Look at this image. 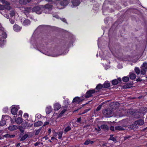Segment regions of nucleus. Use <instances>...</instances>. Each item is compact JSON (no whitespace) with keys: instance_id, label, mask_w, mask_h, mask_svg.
I'll use <instances>...</instances> for the list:
<instances>
[{"instance_id":"1","label":"nucleus","mask_w":147,"mask_h":147,"mask_svg":"<svg viewBox=\"0 0 147 147\" xmlns=\"http://www.w3.org/2000/svg\"><path fill=\"white\" fill-rule=\"evenodd\" d=\"M126 110H124L121 109H117L115 112L114 115L117 117H121L126 115Z\"/></svg>"},{"instance_id":"2","label":"nucleus","mask_w":147,"mask_h":147,"mask_svg":"<svg viewBox=\"0 0 147 147\" xmlns=\"http://www.w3.org/2000/svg\"><path fill=\"white\" fill-rule=\"evenodd\" d=\"M43 8L44 7L42 6H36L32 9V12H35L38 14H40L42 11Z\"/></svg>"},{"instance_id":"3","label":"nucleus","mask_w":147,"mask_h":147,"mask_svg":"<svg viewBox=\"0 0 147 147\" xmlns=\"http://www.w3.org/2000/svg\"><path fill=\"white\" fill-rule=\"evenodd\" d=\"M102 113L106 117H109L112 115V110L111 109H105L103 111Z\"/></svg>"},{"instance_id":"4","label":"nucleus","mask_w":147,"mask_h":147,"mask_svg":"<svg viewBox=\"0 0 147 147\" xmlns=\"http://www.w3.org/2000/svg\"><path fill=\"white\" fill-rule=\"evenodd\" d=\"M140 68L141 69V74L142 75H145L147 70V63H144L141 65Z\"/></svg>"},{"instance_id":"5","label":"nucleus","mask_w":147,"mask_h":147,"mask_svg":"<svg viewBox=\"0 0 147 147\" xmlns=\"http://www.w3.org/2000/svg\"><path fill=\"white\" fill-rule=\"evenodd\" d=\"M144 123V121L142 120H139L135 121L134 122V124L130 125L129 127L131 128V129H133L135 126H136V125H142Z\"/></svg>"},{"instance_id":"6","label":"nucleus","mask_w":147,"mask_h":147,"mask_svg":"<svg viewBox=\"0 0 147 147\" xmlns=\"http://www.w3.org/2000/svg\"><path fill=\"white\" fill-rule=\"evenodd\" d=\"M11 112L13 115H16L17 113V112L18 109L20 108V107L18 105H14L11 107Z\"/></svg>"},{"instance_id":"7","label":"nucleus","mask_w":147,"mask_h":147,"mask_svg":"<svg viewBox=\"0 0 147 147\" xmlns=\"http://www.w3.org/2000/svg\"><path fill=\"white\" fill-rule=\"evenodd\" d=\"M1 2L3 4H5L4 5L5 7V9L9 10L11 9V7L9 6L10 3L7 1L5 0H2L1 1Z\"/></svg>"},{"instance_id":"8","label":"nucleus","mask_w":147,"mask_h":147,"mask_svg":"<svg viewBox=\"0 0 147 147\" xmlns=\"http://www.w3.org/2000/svg\"><path fill=\"white\" fill-rule=\"evenodd\" d=\"M95 92V89L90 90L87 91L85 97L89 98L92 96V94Z\"/></svg>"},{"instance_id":"9","label":"nucleus","mask_w":147,"mask_h":147,"mask_svg":"<svg viewBox=\"0 0 147 147\" xmlns=\"http://www.w3.org/2000/svg\"><path fill=\"white\" fill-rule=\"evenodd\" d=\"M143 115V113L139 112L138 111H136V112L133 114L134 116L136 118H139L141 117Z\"/></svg>"},{"instance_id":"10","label":"nucleus","mask_w":147,"mask_h":147,"mask_svg":"<svg viewBox=\"0 0 147 147\" xmlns=\"http://www.w3.org/2000/svg\"><path fill=\"white\" fill-rule=\"evenodd\" d=\"M8 117L7 115H3L2 120L0 122V125L3 126L6 124V121L4 118Z\"/></svg>"},{"instance_id":"11","label":"nucleus","mask_w":147,"mask_h":147,"mask_svg":"<svg viewBox=\"0 0 147 147\" xmlns=\"http://www.w3.org/2000/svg\"><path fill=\"white\" fill-rule=\"evenodd\" d=\"M56 1H61L60 3L61 5L63 6H66L68 3V2L67 0H56Z\"/></svg>"},{"instance_id":"12","label":"nucleus","mask_w":147,"mask_h":147,"mask_svg":"<svg viewBox=\"0 0 147 147\" xmlns=\"http://www.w3.org/2000/svg\"><path fill=\"white\" fill-rule=\"evenodd\" d=\"M121 78H118L117 80H113L112 81V84L113 85H117L119 83V81L121 82Z\"/></svg>"},{"instance_id":"13","label":"nucleus","mask_w":147,"mask_h":147,"mask_svg":"<svg viewBox=\"0 0 147 147\" xmlns=\"http://www.w3.org/2000/svg\"><path fill=\"white\" fill-rule=\"evenodd\" d=\"M82 101V100L80 98L78 97H75L73 100V102H77L79 103Z\"/></svg>"},{"instance_id":"14","label":"nucleus","mask_w":147,"mask_h":147,"mask_svg":"<svg viewBox=\"0 0 147 147\" xmlns=\"http://www.w3.org/2000/svg\"><path fill=\"white\" fill-rule=\"evenodd\" d=\"M94 141H91L89 139H87L85 142H84V144L85 145H88L89 144H93Z\"/></svg>"},{"instance_id":"15","label":"nucleus","mask_w":147,"mask_h":147,"mask_svg":"<svg viewBox=\"0 0 147 147\" xmlns=\"http://www.w3.org/2000/svg\"><path fill=\"white\" fill-rule=\"evenodd\" d=\"M13 29L15 31L18 32L21 29V27L15 24L13 26Z\"/></svg>"},{"instance_id":"16","label":"nucleus","mask_w":147,"mask_h":147,"mask_svg":"<svg viewBox=\"0 0 147 147\" xmlns=\"http://www.w3.org/2000/svg\"><path fill=\"white\" fill-rule=\"evenodd\" d=\"M52 111V108L51 106H47L46 109V112L47 114H49Z\"/></svg>"},{"instance_id":"17","label":"nucleus","mask_w":147,"mask_h":147,"mask_svg":"<svg viewBox=\"0 0 147 147\" xmlns=\"http://www.w3.org/2000/svg\"><path fill=\"white\" fill-rule=\"evenodd\" d=\"M18 129V127L15 125H13L9 126L8 127V129L10 131H13L17 129Z\"/></svg>"},{"instance_id":"18","label":"nucleus","mask_w":147,"mask_h":147,"mask_svg":"<svg viewBox=\"0 0 147 147\" xmlns=\"http://www.w3.org/2000/svg\"><path fill=\"white\" fill-rule=\"evenodd\" d=\"M61 105L59 103H55L54 105V108L55 110H57L61 108Z\"/></svg>"},{"instance_id":"19","label":"nucleus","mask_w":147,"mask_h":147,"mask_svg":"<svg viewBox=\"0 0 147 147\" xmlns=\"http://www.w3.org/2000/svg\"><path fill=\"white\" fill-rule=\"evenodd\" d=\"M72 4L74 6H78L80 3L79 0H76L73 1L72 2Z\"/></svg>"},{"instance_id":"20","label":"nucleus","mask_w":147,"mask_h":147,"mask_svg":"<svg viewBox=\"0 0 147 147\" xmlns=\"http://www.w3.org/2000/svg\"><path fill=\"white\" fill-rule=\"evenodd\" d=\"M30 24V20L28 19H25L22 22V24L24 26H26L29 25Z\"/></svg>"},{"instance_id":"21","label":"nucleus","mask_w":147,"mask_h":147,"mask_svg":"<svg viewBox=\"0 0 147 147\" xmlns=\"http://www.w3.org/2000/svg\"><path fill=\"white\" fill-rule=\"evenodd\" d=\"M92 130L93 132H96L97 133H98L100 130V127L97 126L94 127Z\"/></svg>"},{"instance_id":"22","label":"nucleus","mask_w":147,"mask_h":147,"mask_svg":"<svg viewBox=\"0 0 147 147\" xmlns=\"http://www.w3.org/2000/svg\"><path fill=\"white\" fill-rule=\"evenodd\" d=\"M22 119L20 117H18L15 120L16 122L18 124H20L22 122Z\"/></svg>"},{"instance_id":"23","label":"nucleus","mask_w":147,"mask_h":147,"mask_svg":"<svg viewBox=\"0 0 147 147\" xmlns=\"http://www.w3.org/2000/svg\"><path fill=\"white\" fill-rule=\"evenodd\" d=\"M115 129L116 130L121 131L125 129L124 127L120 126H117L115 127Z\"/></svg>"},{"instance_id":"24","label":"nucleus","mask_w":147,"mask_h":147,"mask_svg":"<svg viewBox=\"0 0 147 147\" xmlns=\"http://www.w3.org/2000/svg\"><path fill=\"white\" fill-rule=\"evenodd\" d=\"M43 123L42 122L38 121L36 122L34 124V126L35 127H37L41 125Z\"/></svg>"},{"instance_id":"25","label":"nucleus","mask_w":147,"mask_h":147,"mask_svg":"<svg viewBox=\"0 0 147 147\" xmlns=\"http://www.w3.org/2000/svg\"><path fill=\"white\" fill-rule=\"evenodd\" d=\"M15 136V135H10L9 134L5 135L3 136V137L7 138H14Z\"/></svg>"},{"instance_id":"26","label":"nucleus","mask_w":147,"mask_h":147,"mask_svg":"<svg viewBox=\"0 0 147 147\" xmlns=\"http://www.w3.org/2000/svg\"><path fill=\"white\" fill-rule=\"evenodd\" d=\"M110 84L108 82H105L103 85V87L105 88H107L110 87Z\"/></svg>"},{"instance_id":"27","label":"nucleus","mask_w":147,"mask_h":147,"mask_svg":"<svg viewBox=\"0 0 147 147\" xmlns=\"http://www.w3.org/2000/svg\"><path fill=\"white\" fill-rule=\"evenodd\" d=\"M30 12H32V9L31 7H28L25 9L24 12L26 13Z\"/></svg>"},{"instance_id":"28","label":"nucleus","mask_w":147,"mask_h":147,"mask_svg":"<svg viewBox=\"0 0 147 147\" xmlns=\"http://www.w3.org/2000/svg\"><path fill=\"white\" fill-rule=\"evenodd\" d=\"M130 78L131 80H134L135 79L136 76L134 73H130L129 74Z\"/></svg>"},{"instance_id":"29","label":"nucleus","mask_w":147,"mask_h":147,"mask_svg":"<svg viewBox=\"0 0 147 147\" xmlns=\"http://www.w3.org/2000/svg\"><path fill=\"white\" fill-rule=\"evenodd\" d=\"M134 70L135 72L138 75L140 73H141V71H140V69L138 67H136L135 68Z\"/></svg>"},{"instance_id":"30","label":"nucleus","mask_w":147,"mask_h":147,"mask_svg":"<svg viewBox=\"0 0 147 147\" xmlns=\"http://www.w3.org/2000/svg\"><path fill=\"white\" fill-rule=\"evenodd\" d=\"M101 128L105 131L107 130L108 129V126L106 125H102L101 126Z\"/></svg>"},{"instance_id":"31","label":"nucleus","mask_w":147,"mask_h":147,"mask_svg":"<svg viewBox=\"0 0 147 147\" xmlns=\"http://www.w3.org/2000/svg\"><path fill=\"white\" fill-rule=\"evenodd\" d=\"M66 109H64L59 114V115L58 116V117H62L63 114L65 113V112L66 111Z\"/></svg>"},{"instance_id":"32","label":"nucleus","mask_w":147,"mask_h":147,"mask_svg":"<svg viewBox=\"0 0 147 147\" xmlns=\"http://www.w3.org/2000/svg\"><path fill=\"white\" fill-rule=\"evenodd\" d=\"M122 79L124 82H127L129 80V78L127 76H125L123 77Z\"/></svg>"},{"instance_id":"33","label":"nucleus","mask_w":147,"mask_h":147,"mask_svg":"<svg viewBox=\"0 0 147 147\" xmlns=\"http://www.w3.org/2000/svg\"><path fill=\"white\" fill-rule=\"evenodd\" d=\"M52 7V6L51 5L47 4L45 5V9H51Z\"/></svg>"},{"instance_id":"34","label":"nucleus","mask_w":147,"mask_h":147,"mask_svg":"<svg viewBox=\"0 0 147 147\" xmlns=\"http://www.w3.org/2000/svg\"><path fill=\"white\" fill-rule=\"evenodd\" d=\"M103 87V85L100 84H99L96 86V89H100L102 88Z\"/></svg>"},{"instance_id":"35","label":"nucleus","mask_w":147,"mask_h":147,"mask_svg":"<svg viewBox=\"0 0 147 147\" xmlns=\"http://www.w3.org/2000/svg\"><path fill=\"white\" fill-rule=\"evenodd\" d=\"M28 136V134H25L21 139L20 141H22L26 139Z\"/></svg>"},{"instance_id":"36","label":"nucleus","mask_w":147,"mask_h":147,"mask_svg":"<svg viewBox=\"0 0 147 147\" xmlns=\"http://www.w3.org/2000/svg\"><path fill=\"white\" fill-rule=\"evenodd\" d=\"M71 129V128L69 126H67V127H65L64 129V132L65 133H66L68 131L70 130Z\"/></svg>"},{"instance_id":"37","label":"nucleus","mask_w":147,"mask_h":147,"mask_svg":"<svg viewBox=\"0 0 147 147\" xmlns=\"http://www.w3.org/2000/svg\"><path fill=\"white\" fill-rule=\"evenodd\" d=\"M138 58L133 57L131 60V61L134 63H136L138 60Z\"/></svg>"},{"instance_id":"38","label":"nucleus","mask_w":147,"mask_h":147,"mask_svg":"<svg viewBox=\"0 0 147 147\" xmlns=\"http://www.w3.org/2000/svg\"><path fill=\"white\" fill-rule=\"evenodd\" d=\"M63 134V131L60 132L58 134V138L61 139L62 138V136Z\"/></svg>"},{"instance_id":"39","label":"nucleus","mask_w":147,"mask_h":147,"mask_svg":"<svg viewBox=\"0 0 147 147\" xmlns=\"http://www.w3.org/2000/svg\"><path fill=\"white\" fill-rule=\"evenodd\" d=\"M3 112L4 113H7L8 111V107H5L3 109Z\"/></svg>"},{"instance_id":"40","label":"nucleus","mask_w":147,"mask_h":147,"mask_svg":"<svg viewBox=\"0 0 147 147\" xmlns=\"http://www.w3.org/2000/svg\"><path fill=\"white\" fill-rule=\"evenodd\" d=\"M102 105H99L97 108L96 109V110L94 111V112H97V111H99L101 108V107H102Z\"/></svg>"},{"instance_id":"41","label":"nucleus","mask_w":147,"mask_h":147,"mask_svg":"<svg viewBox=\"0 0 147 147\" xmlns=\"http://www.w3.org/2000/svg\"><path fill=\"white\" fill-rule=\"evenodd\" d=\"M64 103L65 104V105H68L69 103V99H66L64 101Z\"/></svg>"},{"instance_id":"42","label":"nucleus","mask_w":147,"mask_h":147,"mask_svg":"<svg viewBox=\"0 0 147 147\" xmlns=\"http://www.w3.org/2000/svg\"><path fill=\"white\" fill-rule=\"evenodd\" d=\"M2 36L3 38H6L7 37V34L6 33L4 32H2Z\"/></svg>"},{"instance_id":"43","label":"nucleus","mask_w":147,"mask_h":147,"mask_svg":"<svg viewBox=\"0 0 147 147\" xmlns=\"http://www.w3.org/2000/svg\"><path fill=\"white\" fill-rule=\"evenodd\" d=\"M110 140H112L114 142L116 141V139L112 135L110 136Z\"/></svg>"},{"instance_id":"44","label":"nucleus","mask_w":147,"mask_h":147,"mask_svg":"<svg viewBox=\"0 0 147 147\" xmlns=\"http://www.w3.org/2000/svg\"><path fill=\"white\" fill-rule=\"evenodd\" d=\"M19 3L23 5L25 3V0H19Z\"/></svg>"},{"instance_id":"45","label":"nucleus","mask_w":147,"mask_h":147,"mask_svg":"<svg viewBox=\"0 0 147 147\" xmlns=\"http://www.w3.org/2000/svg\"><path fill=\"white\" fill-rule=\"evenodd\" d=\"M10 14L11 16L13 17V16H14L15 15V12L13 11H11V12L10 13Z\"/></svg>"},{"instance_id":"46","label":"nucleus","mask_w":147,"mask_h":147,"mask_svg":"<svg viewBox=\"0 0 147 147\" xmlns=\"http://www.w3.org/2000/svg\"><path fill=\"white\" fill-rule=\"evenodd\" d=\"M23 125H24V128L28 127V125L27 122L25 121L23 123Z\"/></svg>"},{"instance_id":"47","label":"nucleus","mask_w":147,"mask_h":147,"mask_svg":"<svg viewBox=\"0 0 147 147\" xmlns=\"http://www.w3.org/2000/svg\"><path fill=\"white\" fill-rule=\"evenodd\" d=\"M5 9V7L4 5H0V10H3Z\"/></svg>"},{"instance_id":"48","label":"nucleus","mask_w":147,"mask_h":147,"mask_svg":"<svg viewBox=\"0 0 147 147\" xmlns=\"http://www.w3.org/2000/svg\"><path fill=\"white\" fill-rule=\"evenodd\" d=\"M24 117L25 118L27 119L28 117V115L27 113H25L24 115Z\"/></svg>"},{"instance_id":"49","label":"nucleus","mask_w":147,"mask_h":147,"mask_svg":"<svg viewBox=\"0 0 147 147\" xmlns=\"http://www.w3.org/2000/svg\"><path fill=\"white\" fill-rule=\"evenodd\" d=\"M131 136H127L124 137V140H127V139L129 138H131Z\"/></svg>"},{"instance_id":"50","label":"nucleus","mask_w":147,"mask_h":147,"mask_svg":"<svg viewBox=\"0 0 147 147\" xmlns=\"http://www.w3.org/2000/svg\"><path fill=\"white\" fill-rule=\"evenodd\" d=\"M40 129H38L37 130H36L35 133V134L36 135H37L38 134L39 132H40Z\"/></svg>"},{"instance_id":"51","label":"nucleus","mask_w":147,"mask_h":147,"mask_svg":"<svg viewBox=\"0 0 147 147\" xmlns=\"http://www.w3.org/2000/svg\"><path fill=\"white\" fill-rule=\"evenodd\" d=\"M90 110V108L86 109H85V110H84V113H83L84 114V113H87V112H88V111Z\"/></svg>"},{"instance_id":"52","label":"nucleus","mask_w":147,"mask_h":147,"mask_svg":"<svg viewBox=\"0 0 147 147\" xmlns=\"http://www.w3.org/2000/svg\"><path fill=\"white\" fill-rule=\"evenodd\" d=\"M32 0H25V3L24 4H23V5H26V4L27 3H29Z\"/></svg>"},{"instance_id":"53","label":"nucleus","mask_w":147,"mask_h":147,"mask_svg":"<svg viewBox=\"0 0 147 147\" xmlns=\"http://www.w3.org/2000/svg\"><path fill=\"white\" fill-rule=\"evenodd\" d=\"M19 129L22 132H23L24 131V130L22 129V127H19Z\"/></svg>"},{"instance_id":"54","label":"nucleus","mask_w":147,"mask_h":147,"mask_svg":"<svg viewBox=\"0 0 147 147\" xmlns=\"http://www.w3.org/2000/svg\"><path fill=\"white\" fill-rule=\"evenodd\" d=\"M81 121V119L80 118H78L77 119V122L78 123H80Z\"/></svg>"},{"instance_id":"55","label":"nucleus","mask_w":147,"mask_h":147,"mask_svg":"<svg viewBox=\"0 0 147 147\" xmlns=\"http://www.w3.org/2000/svg\"><path fill=\"white\" fill-rule=\"evenodd\" d=\"M10 23L12 24H13L14 23V21L13 20H10Z\"/></svg>"},{"instance_id":"56","label":"nucleus","mask_w":147,"mask_h":147,"mask_svg":"<svg viewBox=\"0 0 147 147\" xmlns=\"http://www.w3.org/2000/svg\"><path fill=\"white\" fill-rule=\"evenodd\" d=\"M110 129L112 131H114V127L113 126H111L110 127Z\"/></svg>"},{"instance_id":"57","label":"nucleus","mask_w":147,"mask_h":147,"mask_svg":"<svg viewBox=\"0 0 147 147\" xmlns=\"http://www.w3.org/2000/svg\"><path fill=\"white\" fill-rule=\"evenodd\" d=\"M4 16L6 17V18H7V19H8L9 18V16L7 14H6L5 16Z\"/></svg>"},{"instance_id":"58","label":"nucleus","mask_w":147,"mask_h":147,"mask_svg":"<svg viewBox=\"0 0 147 147\" xmlns=\"http://www.w3.org/2000/svg\"><path fill=\"white\" fill-rule=\"evenodd\" d=\"M16 147H21V146H20V144L19 143H18L16 144Z\"/></svg>"},{"instance_id":"59","label":"nucleus","mask_w":147,"mask_h":147,"mask_svg":"<svg viewBox=\"0 0 147 147\" xmlns=\"http://www.w3.org/2000/svg\"><path fill=\"white\" fill-rule=\"evenodd\" d=\"M19 115H22V111H19Z\"/></svg>"},{"instance_id":"60","label":"nucleus","mask_w":147,"mask_h":147,"mask_svg":"<svg viewBox=\"0 0 147 147\" xmlns=\"http://www.w3.org/2000/svg\"><path fill=\"white\" fill-rule=\"evenodd\" d=\"M61 20H62L63 22H66V20H65V18H63L62 19H61Z\"/></svg>"},{"instance_id":"61","label":"nucleus","mask_w":147,"mask_h":147,"mask_svg":"<svg viewBox=\"0 0 147 147\" xmlns=\"http://www.w3.org/2000/svg\"><path fill=\"white\" fill-rule=\"evenodd\" d=\"M49 123V122H45V123L44 124V125L45 126V125H48V124Z\"/></svg>"},{"instance_id":"62","label":"nucleus","mask_w":147,"mask_h":147,"mask_svg":"<svg viewBox=\"0 0 147 147\" xmlns=\"http://www.w3.org/2000/svg\"><path fill=\"white\" fill-rule=\"evenodd\" d=\"M90 126V125L89 124L87 125H86L85 126H84V127H89Z\"/></svg>"},{"instance_id":"63","label":"nucleus","mask_w":147,"mask_h":147,"mask_svg":"<svg viewBox=\"0 0 147 147\" xmlns=\"http://www.w3.org/2000/svg\"><path fill=\"white\" fill-rule=\"evenodd\" d=\"M38 142H36V143L34 144V145L35 146H38Z\"/></svg>"},{"instance_id":"64","label":"nucleus","mask_w":147,"mask_h":147,"mask_svg":"<svg viewBox=\"0 0 147 147\" xmlns=\"http://www.w3.org/2000/svg\"><path fill=\"white\" fill-rule=\"evenodd\" d=\"M51 140H53V139H55V140H57V139L55 138L54 137H52L51 138Z\"/></svg>"}]
</instances>
